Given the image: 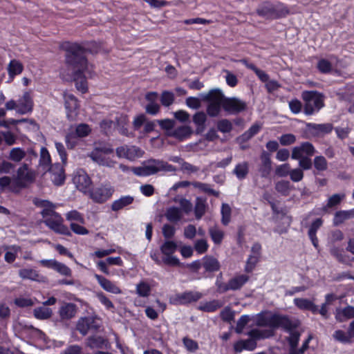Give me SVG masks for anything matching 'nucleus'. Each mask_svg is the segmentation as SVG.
Listing matches in <instances>:
<instances>
[{
    "label": "nucleus",
    "instance_id": "nucleus-1",
    "mask_svg": "<svg viewBox=\"0 0 354 354\" xmlns=\"http://www.w3.org/2000/svg\"><path fill=\"white\" fill-rule=\"evenodd\" d=\"M62 48L65 51V62L71 71V78L75 82L77 89L82 93L88 91L86 74L91 76L88 60L86 57V49L77 43L64 42Z\"/></svg>",
    "mask_w": 354,
    "mask_h": 354
},
{
    "label": "nucleus",
    "instance_id": "nucleus-2",
    "mask_svg": "<svg viewBox=\"0 0 354 354\" xmlns=\"http://www.w3.org/2000/svg\"><path fill=\"white\" fill-rule=\"evenodd\" d=\"M201 97L203 101L208 102L206 112L211 118L219 116L222 109L229 114L235 115L245 111L248 108L245 101L236 97H225L219 88L201 93Z\"/></svg>",
    "mask_w": 354,
    "mask_h": 354
},
{
    "label": "nucleus",
    "instance_id": "nucleus-3",
    "mask_svg": "<svg viewBox=\"0 0 354 354\" xmlns=\"http://www.w3.org/2000/svg\"><path fill=\"white\" fill-rule=\"evenodd\" d=\"M119 168L123 172L131 171L138 176H148L156 174L160 171H176V168L168 162L159 160L151 158L144 161L142 166L129 167L124 164H120Z\"/></svg>",
    "mask_w": 354,
    "mask_h": 354
},
{
    "label": "nucleus",
    "instance_id": "nucleus-4",
    "mask_svg": "<svg viewBox=\"0 0 354 354\" xmlns=\"http://www.w3.org/2000/svg\"><path fill=\"white\" fill-rule=\"evenodd\" d=\"M315 152L316 150L312 143L304 142L300 145L293 147L291 158L294 160H298L299 166L304 170H309L313 166L310 157Z\"/></svg>",
    "mask_w": 354,
    "mask_h": 354
},
{
    "label": "nucleus",
    "instance_id": "nucleus-5",
    "mask_svg": "<svg viewBox=\"0 0 354 354\" xmlns=\"http://www.w3.org/2000/svg\"><path fill=\"white\" fill-rule=\"evenodd\" d=\"M301 98L304 102V112L307 115H313L324 106L325 96L317 91H304Z\"/></svg>",
    "mask_w": 354,
    "mask_h": 354
},
{
    "label": "nucleus",
    "instance_id": "nucleus-6",
    "mask_svg": "<svg viewBox=\"0 0 354 354\" xmlns=\"http://www.w3.org/2000/svg\"><path fill=\"white\" fill-rule=\"evenodd\" d=\"M257 325L259 326H268L272 328L279 327L286 330H290L298 326L297 322H292L287 316L272 315L269 317L261 316L257 319Z\"/></svg>",
    "mask_w": 354,
    "mask_h": 354
},
{
    "label": "nucleus",
    "instance_id": "nucleus-7",
    "mask_svg": "<svg viewBox=\"0 0 354 354\" xmlns=\"http://www.w3.org/2000/svg\"><path fill=\"white\" fill-rule=\"evenodd\" d=\"M91 132V128L85 123L79 124L75 129L71 127L65 137L67 147L68 149L74 148L77 143L78 138L86 137Z\"/></svg>",
    "mask_w": 354,
    "mask_h": 354
},
{
    "label": "nucleus",
    "instance_id": "nucleus-8",
    "mask_svg": "<svg viewBox=\"0 0 354 354\" xmlns=\"http://www.w3.org/2000/svg\"><path fill=\"white\" fill-rule=\"evenodd\" d=\"M116 155L120 158H125L130 161L142 157L145 151L135 145H123L116 148Z\"/></svg>",
    "mask_w": 354,
    "mask_h": 354
},
{
    "label": "nucleus",
    "instance_id": "nucleus-9",
    "mask_svg": "<svg viewBox=\"0 0 354 354\" xmlns=\"http://www.w3.org/2000/svg\"><path fill=\"white\" fill-rule=\"evenodd\" d=\"M64 106L66 110V116L69 120H75L78 114L80 104L76 97L71 93H64Z\"/></svg>",
    "mask_w": 354,
    "mask_h": 354
},
{
    "label": "nucleus",
    "instance_id": "nucleus-10",
    "mask_svg": "<svg viewBox=\"0 0 354 354\" xmlns=\"http://www.w3.org/2000/svg\"><path fill=\"white\" fill-rule=\"evenodd\" d=\"M43 223L55 233L66 236L71 235L68 227L63 224V218L58 213L54 214V216L50 217V218L44 220Z\"/></svg>",
    "mask_w": 354,
    "mask_h": 354
},
{
    "label": "nucleus",
    "instance_id": "nucleus-11",
    "mask_svg": "<svg viewBox=\"0 0 354 354\" xmlns=\"http://www.w3.org/2000/svg\"><path fill=\"white\" fill-rule=\"evenodd\" d=\"M73 181L80 191L84 193L90 192L91 180L84 170L77 171L73 176Z\"/></svg>",
    "mask_w": 354,
    "mask_h": 354
},
{
    "label": "nucleus",
    "instance_id": "nucleus-12",
    "mask_svg": "<svg viewBox=\"0 0 354 354\" xmlns=\"http://www.w3.org/2000/svg\"><path fill=\"white\" fill-rule=\"evenodd\" d=\"M99 328L94 318L91 317H81L77 322L76 329L82 335H87L89 330H93L96 331Z\"/></svg>",
    "mask_w": 354,
    "mask_h": 354
},
{
    "label": "nucleus",
    "instance_id": "nucleus-13",
    "mask_svg": "<svg viewBox=\"0 0 354 354\" xmlns=\"http://www.w3.org/2000/svg\"><path fill=\"white\" fill-rule=\"evenodd\" d=\"M51 174L50 178L54 185L59 186L64 183L66 176L63 166L59 163L51 165L48 168Z\"/></svg>",
    "mask_w": 354,
    "mask_h": 354
},
{
    "label": "nucleus",
    "instance_id": "nucleus-14",
    "mask_svg": "<svg viewBox=\"0 0 354 354\" xmlns=\"http://www.w3.org/2000/svg\"><path fill=\"white\" fill-rule=\"evenodd\" d=\"M306 128L311 135L318 137L330 133L333 129V126L331 123H307Z\"/></svg>",
    "mask_w": 354,
    "mask_h": 354
},
{
    "label": "nucleus",
    "instance_id": "nucleus-15",
    "mask_svg": "<svg viewBox=\"0 0 354 354\" xmlns=\"http://www.w3.org/2000/svg\"><path fill=\"white\" fill-rule=\"evenodd\" d=\"M112 193L113 189L111 187L101 186L91 192L90 196L94 201L102 203L110 198Z\"/></svg>",
    "mask_w": 354,
    "mask_h": 354
},
{
    "label": "nucleus",
    "instance_id": "nucleus-16",
    "mask_svg": "<svg viewBox=\"0 0 354 354\" xmlns=\"http://www.w3.org/2000/svg\"><path fill=\"white\" fill-rule=\"evenodd\" d=\"M34 179V176L32 172L28 171V166L24 163L17 171L16 183L19 187H24L26 186L25 182H30Z\"/></svg>",
    "mask_w": 354,
    "mask_h": 354
},
{
    "label": "nucleus",
    "instance_id": "nucleus-17",
    "mask_svg": "<svg viewBox=\"0 0 354 354\" xmlns=\"http://www.w3.org/2000/svg\"><path fill=\"white\" fill-rule=\"evenodd\" d=\"M203 294L196 291H186L176 295V300L180 304H187L191 302L197 301L202 298Z\"/></svg>",
    "mask_w": 354,
    "mask_h": 354
},
{
    "label": "nucleus",
    "instance_id": "nucleus-18",
    "mask_svg": "<svg viewBox=\"0 0 354 354\" xmlns=\"http://www.w3.org/2000/svg\"><path fill=\"white\" fill-rule=\"evenodd\" d=\"M261 163L259 168V171L262 177H268L272 170V161L270 155L266 151H263L261 154Z\"/></svg>",
    "mask_w": 354,
    "mask_h": 354
},
{
    "label": "nucleus",
    "instance_id": "nucleus-19",
    "mask_svg": "<svg viewBox=\"0 0 354 354\" xmlns=\"http://www.w3.org/2000/svg\"><path fill=\"white\" fill-rule=\"evenodd\" d=\"M18 113L25 114L31 112L33 106V102L29 92H25L23 96L18 100Z\"/></svg>",
    "mask_w": 354,
    "mask_h": 354
},
{
    "label": "nucleus",
    "instance_id": "nucleus-20",
    "mask_svg": "<svg viewBox=\"0 0 354 354\" xmlns=\"http://www.w3.org/2000/svg\"><path fill=\"white\" fill-rule=\"evenodd\" d=\"M94 277L104 290L116 295L122 292L119 287L103 276L95 274Z\"/></svg>",
    "mask_w": 354,
    "mask_h": 354
},
{
    "label": "nucleus",
    "instance_id": "nucleus-21",
    "mask_svg": "<svg viewBox=\"0 0 354 354\" xmlns=\"http://www.w3.org/2000/svg\"><path fill=\"white\" fill-rule=\"evenodd\" d=\"M59 315L62 320H69L75 316L77 306L73 303H66L59 309Z\"/></svg>",
    "mask_w": 354,
    "mask_h": 354
},
{
    "label": "nucleus",
    "instance_id": "nucleus-22",
    "mask_svg": "<svg viewBox=\"0 0 354 354\" xmlns=\"http://www.w3.org/2000/svg\"><path fill=\"white\" fill-rule=\"evenodd\" d=\"M354 318V306H347L344 308H338L335 311V319L339 322Z\"/></svg>",
    "mask_w": 354,
    "mask_h": 354
},
{
    "label": "nucleus",
    "instance_id": "nucleus-23",
    "mask_svg": "<svg viewBox=\"0 0 354 354\" xmlns=\"http://www.w3.org/2000/svg\"><path fill=\"white\" fill-rule=\"evenodd\" d=\"M193 133V131L189 126H181L174 129L169 133V136L174 137L180 141L188 138Z\"/></svg>",
    "mask_w": 354,
    "mask_h": 354
},
{
    "label": "nucleus",
    "instance_id": "nucleus-24",
    "mask_svg": "<svg viewBox=\"0 0 354 354\" xmlns=\"http://www.w3.org/2000/svg\"><path fill=\"white\" fill-rule=\"evenodd\" d=\"M115 125L118 131L123 136H130L127 126L129 124V118L127 115L120 114L115 118Z\"/></svg>",
    "mask_w": 354,
    "mask_h": 354
},
{
    "label": "nucleus",
    "instance_id": "nucleus-25",
    "mask_svg": "<svg viewBox=\"0 0 354 354\" xmlns=\"http://www.w3.org/2000/svg\"><path fill=\"white\" fill-rule=\"evenodd\" d=\"M354 218V208L350 210H340L335 212L333 218V224L338 226L345 221Z\"/></svg>",
    "mask_w": 354,
    "mask_h": 354
},
{
    "label": "nucleus",
    "instance_id": "nucleus-26",
    "mask_svg": "<svg viewBox=\"0 0 354 354\" xmlns=\"http://www.w3.org/2000/svg\"><path fill=\"white\" fill-rule=\"evenodd\" d=\"M202 265L205 271L209 272L218 271L221 268L218 261L212 256H205L203 259Z\"/></svg>",
    "mask_w": 354,
    "mask_h": 354
},
{
    "label": "nucleus",
    "instance_id": "nucleus-27",
    "mask_svg": "<svg viewBox=\"0 0 354 354\" xmlns=\"http://www.w3.org/2000/svg\"><path fill=\"white\" fill-rule=\"evenodd\" d=\"M249 278V276L246 274H239L232 278L228 281L230 290H237L241 289L243 285L248 281Z\"/></svg>",
    "mask_w": 354,
    "mask_h": 354
},
{
    "label": "nucleus",
    "instance_id": "nucleus-28",
    "mask_svg": "<svg viewBox=\"0 0 354 354\" xmlns=\"http://www.w3.org/2000/svg\"><path fill=\"white\" fill-rule=\"evenodd\" d=\"M207 208V199L205 198L197 197L194 207V214L197 220L201 219L205 214Z\"/></svg>",
    "mask_w": 354,
    "mask_h": 354
},
{
    "label": "nucleus",
    "instance_id": "nucleus-29",
    "mask_svg": "<svg viewBox=\"0 0 354 354\" xmlns=\"http://www.w3.org/2000/svg\"><path fill=\"white\" fill-rule=\"evenodd\" d=\"M274 5L266 2L257 9V13L266 19H274Z\"/></svg>",
    "mask_w": 354,
    "mask_h": 354
},
{
    "label": "nucleus",
    "instance_id": "nucleus-30",
    "mask_svg": "<svg viewBox=\"0 0 354 354\" xmlns=\"http://www.w3.org/2000/svg\"><path fill=\"white\" fill-rule=\"evenodd\" d=\"M167 221L171 223H176L183 218V214L180 208L177 207H169L165 214Z\"/></svg>",
    "mask_w": 354,
    "mask_h": 354
},
{
    "label": "nucleus",
    "instance_id": "nucleus-31",
    "mask_svg": "<svg viewBox=\"0 0 354 354\" xmlns=\"http://www.w3.org/2000/svg\"><path fill=\"white\" fill-rule=\"evenodd\" d=\"M322 218H317L313 222L308 230V236L315 248L318 247V239L316 236L317 231L322 225Z\"/></svg>",
    "mask_w": 354,
    "mask_h": 354
},
{
    "label": "nucleus",
    "instance_id": "nucleus-32",
    "mask_svg": "<svg viewBox=\"0 0 354 354\" xmlns=\"http://www.w3.org/2000/svg\"><path fill=\"white\" fill-rule=\"evenodd\" d=\"M19 275L23 279L40 281L42 280L37 270L32 268H23L19 270Z\"/></svg>",
    "mask_w": 354,
    "mask_h": 354
},
{
    "label": "nucleus",
    "instance_id": "nucleus-33",
    "mask_svg": "<svg viewBox=\"0 0 354 354\" xmlns=\"http://www.w3.org/2000/svg\"><path fill=\"white\" fill-rule=\"evenodd\" d=\"M133 197L131 196H125L115 200L111 205V209L118 212L122 208L131 205L133 202Z\"/></svg>",
    "mask_w": 354,
    "mask_h": 354
},
{
    "label": "nucleus",
    "instance_id": "nucleus-34",
    "mask_svg": "<svg viewBox=\"0 0 354 354\" xmlns=\"http://www.w3.org/2000/svg\"><path fill=\"white\" fill-rule=\"evenodd\" d=\"M206 120V114L203 111L197 112L193 115V122L197 126L196 129V133L197 134L201 133L204 131Z\"/></svg>",
    "mask_w": 354,
    "mask_h": 354
},
{
    "label": "nucleus",
    "instance_id": "nucleus-35",
    "mask_svg": "<svg viewBox=\"0 0 354 354\" xmlns=\"http://www.w3.org/2000/svg\"><path fill=\"white\" fill-rule=\"evenodd\" d=\"M24 69V66L19 61L12 59L8 66V72L9 77L13 79L15 75H19Z\"/></svg>",
    "mask_w": 354,
    "mask_h": 354
},
{
    "label": "nucleus",
    "instance_id": "nucleus-36",
    "mask_svg": "<svg viewBox=\"0 0 354 354\" xmlns=\"http://www.w3.org/2000/svg\"><path fill=\"white\" fill-rule=\"evenodd\" d=\"M249 173V164L248 162L244 161L237 164L233 171V174L239 180H243L246 178Z\"/></svg>",
    "mask_w": 354,
    "mask_h": 354
},
{
    "label": "nucleus",
    "instance_id": "nucleus-37",
    "mask_svg": "<svg viewBox=\"0 0 354 354\" xmlns=\"http://www.w3.org/2000/svg\"><path fill=\"white\" fill-rule=\"evenodd\" d=\"M223 303L218 299H213L210 301H207L198 306V310L204 312H214L217 309L221 308Z\"/></svg>",
    "mask_w": 354,
    "mask_h": 354
},
{
    "label": "nucleus",
    "instance_id": "nucleus-38",
    "mask_svg": "<svg viewBox=\"0 0 354 354\" xmlns=\"http://www.w3.org/2000/svg\"><path fill=\"white\" fill-rule=\"evenodd\" d=\"M41 205L44 208L41 212V214L44 220H46L47 218H50V217L54 216V214H57V212L54 211L55 205L48 201H42L41 202Z\"/></svg>",
    "mask_w": 354,
    "mask_h": 354
},
{
    "label": "nucleus",
    "instance_id": "nucleus-39",
    "mask_svg": "<svg viewBox=\"0 0 354 354\" xmlns=\"http://www.w3.org/2000/svg\"><path fill=\"white\" fill-rule=\"evenodd\" d=\"M3 248L5 250H10V251L6 252L4 256L5 261L9 263H12L15 261L17 252L21 251V247L16 245L11 246L5 245Z\"/></svg>",
    "mask_w": 354,
    "mask_h": 354
},
{
    "label": "nucleus",
    "instance_id": "nucleus-40",
    "mask_svg": "<svg viewBox=\"0 0 354 354\" xmlns=\"http://www.w3.org/2000/svg\"><path fill=\"white\" fill-rule=\"evenodd\" d=\"M192 185L194 187L198 189L202 192L206 193L209 195L214 196L216 197L219 196V192L212 189L210 185L207 183L194 181L192 183Z\"/></svg>",
    "mask_w": 354,
    "mask_h": 354
},
{
    "label": "nucleus",
    "instance_id": "nucleus-41",
    "mask_svg": "<svg viewBox=\"0 0 354 354\" xmlns=\"http://www.w3.org/2000/svg\"><path fill=\"white\" fill-rule=\"evenodd\" d=\"M257 346V342L255 339H248L246 340H241L238 342L234 346L236 351H241L243 349H247L250 351L254 350Z\"/></svg>",
    "mask_w": 354,
    "mask_h": 354
},
{
    "label": "nucleus",
    "instance_id": "nucleus-42",
    "mask_svg": "<svg viewBox=\"0 0 354 354\" xmlns=\"http://www.w3.org/2000/svg\"><path fill=\"white\" fill-rule=\"evenodd\" d=\"M33 315L38 319H47L52 316L53 311L46 306H40L34 309Z\"/></svg>",
    "mask_w": 354,
    "mask_h": 354
},
{
    "label": "nucleus",
    "instance_id": "nucleus-43",
    "mask_svg": "<svg viewBox=\"0 0 354 354\" xmlns=\"http://www.w3.org/2000/svg\"><path fill=\"white\" fill-rule=\"evenodd\" d=\"M346 195L344 193L335 194L328 198L326 206L324 207V210H326L328 208H333L339 205L341 202L345 198Z\"/></svg>",
    "mask_w": 354,
    "mask_h": 354
},
{
    "label": "nucleus",
    "instance_id": "nucleus-44",
    "mask_svg": "<svg viewBox=\"0 0 354 354\" xmlns=\"http://www.w3.org/2000/svg\"><path fill=\"white\" fill-rule=\"evenodd\" d=\"M293 329L294 328H292L290 330H288L290 333V336L287 337L290 345L289 351H296L301 335L299 332L293 330Z\"/></svg>",
    "mask_w": 354,
    "mask_h": 354
},
{
    "label": "nucleus",
    "instance_id": "nucleus-45",
    "mask_svg": "<svg viewBox=\"0 0 354 354\" xmlns=\"http://www.w3.org/2000/svg\"><path fill=\"white\" fill-rule=\"evenodd\" d=\"M209 234L215 244L219 245L221 243L224 237V232L221 230L216 226L212 227L209 229Z\"/></svg>",
    "mask_w": 354,
    "mask_h": 354
},
{
    "label": "nucleus",
    "instance_id": "nucleus-46",
    "mask_svg": "<svg viewBox=\"0 0 354 354\" xmlns=\"http://www.w3.org/2000/svg\"><path fill=\"white\" fill-rule=\"evenodd\" d=\"M26 153L19 147L13 148L10 151L8 158L14 162H19L26 158Z\"/></svg>",
    "mask_w": 354,
    "mask_h": 354
},
{
    "label": "nucleus",
    "instance_id": "nucleus-47",
    "mask_svg": "<svg viewBox=\"0 0 354 354\" xmlns=\"http://www.w3.org/2000/svg\"><path fill=\"white\" fill-rule=\"evenodd\" d=\"M51 160L48 151L46 147H42L40 151L39 165L48 170Z\"/></svg>",
    "mask_w": 354,
    "mask_h": 354
},
{
    "label": "nucleus",
    "instance_id": "nucleus-48",
    "mask_svg": "<svg viewBox=\"0 0 354 354\" xmlns=\"http://www.w3.org/2000/svg\"><path fill=\"white\" fill-rule=\"evenodd\" d=\"M177 250V244L173 241H167L160 246L164 255L173 254Z\"/></svg>",
    "mask_w": 354,
    "mask_h": 354
},
{
    "label": "nucleus",
    "instance_id": "nucleus-49",
    "mask_svg": "<svg viewBox=\"0 0 354 354\" xmlns=\"http://www.w3.org/2000/svg\"><path fill=\"white\" fill-rule=\"evenodd\" d=\"M275 189L283 196H288L290 190V182L288 180L277 182L275 185Z\"/></svg>",
    "mask_w": 354,
    "mask_h": 354
},
{
    "label": "nucleus",
    "instance_id": "nucleus-50",
    "mask_svg": "<svg viewBox=\"0 0 354 354\" xmlns=\"http://www.w3.org/2000/svg\"><path fill=\"white\" fill-rule=\"evenodd\" d=\"M217 129L223 133H230L232 129V123L228 119H221L217 122Z\"/></svg>",
    "mask_w": 354,
    "mask_h": 354
},
{
    "label": "nucleus",
    "instance_id": "nucleus-51",
    "mask_svg": "<svg viewBox=\"0 0 354 354\" xmlns=\"http://www.w3.org/2000/svg\"><path fill=\"white\" fill-rule=\"evenodd\" d=\"M313 165L318 171H324L328 169V162L323 156H315L313 160Z\"/></svg>",
    "mask_w": 354,
    "mask_h": 354
},
{
    "label": "nucleus",
    "instance_id": "nucleus-52",
    "mask_svg": "<svg viewBox=\"0 0 354 354\" xmlns=\"http://www.w3.org/2000/svg\"><path fill=\"white\" fill-rule=\"evenodd\" d=\"M274 19L284 17L290 14L288 8L283 3L274 5Z\"/></svg>",
    "mask_w": 354,
    "mask_h": 354
},
{
    "label": "nucleus",
    "instance_id": "nucleus-53",
    "mask_svg": "<svg viewBox=\"0 0 354 354\" xmlns=\"http://www.w3.org/2000/svg\"><path fill=\"white\" fill-rule=\"evenodd\" d=\"M221 222L224 225H228L231 218V207L229 205L223 203L221 207Z\"/></svg>",
    "mask_w": 354,
    "mask_h": 354
},
{
    "label": "nucleus",
    "instance_id": "nucleus-54",
    "mask_svg": "<svg viewBox=\"0 0 354 354\" xmlns=\"http://www.w3.org/2000/svg\"><path fill=\"white\" fill-rule=\"evenodd\" d=\"M104 340L102 337H89L87 339L86 345L91 348H102Z\"/></svg>",
    "mask_w": 354,
    "mask_h": 354
},
{
    "label": "nucleus",
    "instance_id": "nucleus-55",
    "mask_svg": "<svg viewBox=\"0 0 354 354\" xmlns=\"http://www.w3.org/2000/svg\"><path fill=\"white\" fill-rule=\"evenodd\" d=\"M161 104L165 106H169L174 102V95L172 92L165 91L160 97Z\"/></svg>",
    "mask_w": 354,
    "mask_h": 354
},
{
    "label": "nucleus",
    "instance_id": "nucleus-56",
    "mask_svg": "<svg viewBox=\"0 0 354 354\" xmlns=\"http://www.w3.org/2000/svg\"><path fill=\"white\" fill-rule=\"evenodd\" d=\"M66 220L69 221H76L81 224H84L85 223V220L79 212L77 210H72L68 212L66 215Z\"/></svg>",
    "mask_w": 354,
    "mask_h": 354
},
{
    "label": "nucleus",
    "instance_id": "nucleus-57",
    "mask_svg": "<svg viewBox=\"0 0 354 354\" xmlns=\"http://www.w3.org/2000/svg\"><path fill=\"white\" fill-rule=\"evenodd\" d=\"M136 292L141 297H147L150 294L151 288L148 283L142 281L137 285Z\"/></svg>",
    "mask_w": 354,
    "mask_h": 354
},
{
    "label": "nucleus",
    "instance_id": "nucleus-58",
    "mask_svg": "<svg viewBox=\"0 0 354 354\" xmlns=\"http://www.w3.org/2000/svg\"><path fill=\"white\" fill-rule=\"evenodd\" d=\"M221 318L225 322L230 323L234 318V312L226 306L220 313Z\"/></svg>",
    "mask_w": 354,
    "mask_h": 354
},
{
    "label": "nucleus",
    "instance_id": "nucleus-59",
    "mask_svg": "<svg viewBox=\"0 0 354 354\" xmlns=\"http://www.w3.org/2000/svg\"><path fill=\"white\" fill-rule=\"evenodd\" d=\"M280 144L282 146H288L296 142V137L292 133H286L282 135L279 138Z\"/></svg>",
    "mask_w": 354,
    "mask_h": 354
},
{
    "label": "nucleus",
    "instance_id": "nucleus-60",
    "mask_svg": "<svg viewBox=\"0 0 354 354\" xmlns=\"http://www.w3.org/2000/svg\"><path fill=\"white\" fill-rule=\"evenodd\" d=\"M260 257L251 254L250 255L249 258L248 259V261L246 262V265L245 267V271L246 272H251L254 267L256 266L257 263H258Z\"/></svg>",
    "mask_w": 354,
    "mask_h": 354
},
{
    "label": "nucleus",
    "instance_id": "nucleus-61",
    "mask_svg": "<svg viewBox=\"0 0 354 354\" xmlns=\"http://www.w3.org/2000/svg\"><path fill=\"white\" fill-rule=\"evenodd\" d=\"M54 270L60 274L66 277H71L72 274L71 270L67 266L59 261H57Z\"/></svg>",
    "mask_w": 354,
    "mask_h": 354
},
{
    "label": "nucleus",
    "instance_id": "nucleus-62",
    "mask_svg": "<svg viewBox=\"0 0 354 354\" xmlns=\"http://www.w3.org/2000/svg\"><path fill=\"white\" fill-rule=\"evenodd\" d=\"M317 68L322 73H328L332 70V64L329 61L322 59L317 63Z\"/></svg>",
    "mask_w": 354,
    "mask_h": 354
},
{
    "label": "nucleus",
    "instance_id": "nucleus-63",
    "mask_svg": "<svg viewBox=\"0 0 354 354\" xmlns=\"http://www.w3.org/2000/svg\"><path fill=\"white\" fill-rule=\"evenodd\" d=\"M200 97H201L200 96ZM202 98L199 99L196 97H189L186 99V105L192 109H198L201 106Z\"/></svg>",
    "mask_w": 354,
    "mask_h": 354
},
{
    "label": "nucleus",
    "instance_id": "nucleus-64",
    "mask_svg": "<svg viewBox=\"0 0 354 354\" xmlns=\"http://www.w3.org/2000/svg\"><path fill=\"white\" fill-rule=\"evenodd\" d=\"M194 249L198 254L205 253L208 249V244L205 239L197 240L194 243Z\"/></svg>",
    "mask_w": 354,
    "mask_h": 354
}]
</instances>
